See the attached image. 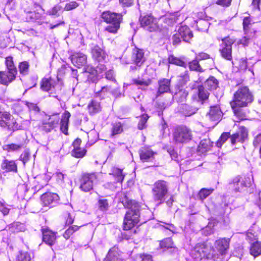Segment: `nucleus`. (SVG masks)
I'll use <instances>...</instances> for the list:
<instances>
[{
  "mask_svg": "<svg viewBox=\"0 0 261 261\" xmlns=\"http://www.w3.org/2000/svg\"><path fill=\"white\" fill-rule=\"evenodd\" d=\"M253 97L247 87H240L234 94L230 105L235 115L240 117V109L247 107L252 102Z\"/></svg>",
  "mask_w": 261,
  "mask_h": 261,
  "instance_id": "obj_1",
  "label": "nucleus"
},
{
  "mask_svg": "<svg viewBox=\"0 0 261 261\" xmlns=\"http://www.w3.org/2000/svg\"><path fill=\"white\" fill-rule=\"evenodd\" d=\"M128 210L126 212L123 221L124 230H129L138 224L139 221L140 205L135 200L128 202Z\"/></svg>",
  "mask_w": 261,
  "mask_h": 261,
  "instance_id": "obj_2",
  "label": "nucleus"
},
{
  "mask_svg": "<svg viewBox=\"0 0 261 261\" xmlns=\"http://www.w3.org/2000/svg\"><path fill=\"white\" fill-rule=\"evenodd\" d=\"M213 247L208 246L205 243H198L192 250V256L197 259H201L206 257L213 259L214 261H220L219 257H216V255Z\"/></svg>",
  "mask_w": 261,
  "mask_h": 261,
  "instance_id": "obj_3",
  "label": "nucleus"
},
{
  "mask_svg": "<svg viewBox=\"0 0 261 261\" xmlns=\"http://www.w3.org/2000/svg\"><path fill=\"white\" fill-rule=\"evenodd\" d=\"M174 141L176 143H185L192 138V131L185 126L176 127L173 133Z\"/></svg>",
  "mask_w": 261,
  "mask_h": 261,
  "instance_id": "obj_4",
  "label": "nucleus"
},
{
  "mask_svg": "<svg viewBox=\"0 0 261 261\" xmlns=\"http://www.w3.org/2000/svg\"><path fill=\"white\" fill-rule=\"evenodd\" d=\"M168 185L164 180H158L154 183L152 189L153 199L155 201H159L162 203L164 200V197L168 192Z\"/></svg>",
  "mask_w": 261,
  "mask_h": 261,
  "instance_id": "obj_5",
  "label": "nucleus"
},
{
  "mask_svg": "<svg viewBox=\"0 0 261 261\" xmlns=\"http://www.w3.org/2000/svg\"><path fill=\"white\" fill-rule=\"evenodd\" d=\"M193 37V33L188 27L181 25L178 28L177 33L173 36V44L175 45L179 43L181 39L185 42H189Z\"/></svg>",
  "mask_w": 261,
  "mask_h": 261,
  "instance_id": "obj_6",
  "label": "nucleus"
},
{
  "mask_svg": "<svg viewBox=\"0 0 261 261\" xmlns=\"http://www.w3.org/2000/svg\"><path fill=\"white\" fill-rule=\"evenodd\" d=\"M229 239L222 238L218 240H216L215 242L214 246L215 248L213 249L215 250L214 253L216 255V257H219L221 261L223 258L224 255H225L229 246Z\"/></svg>",
  "mask_w": 261,
  "mask_h": 261,
  "instance_id": "obj_7",
  "label": "nucleus"
},
{
  "mask_svg": "<svg viewBox=\"0 0 261 261\" xmlns=\"http://www.w3.org/2000/svg\"><path fill=\"white\" fill-rule=\"evenodd\" d=\"M251 179L249 177H242L237 176L234 177L229 182L230 188L236 192H241L246 187L251 186Z\"/></svg>",
  "mask_w": 261,
  "mask_h": 261,
  "instance_id": "obj_8",
  "label": "nucleus"
},
{
  "mask_svg": "<svg viewBox=\"0 0 261 261\" xmlns=\"http://www.w3.org/2000/svg\"><path fill=\"white\" fill-rule=\"evenodd\" d=\"M0 125L13 131L18 129V124L10 113L1 110Z\"/></svg>",
  "mask_w": 261,
  "mask_h": 261,
  "instance_id": "obj_9",
  "label": "nucleus"
},
{
  "mask_svg": "<svg viewBox=\"0 0 261 261\" xmlns=\"http://www.w3.org/2000/svg\"><path fill=\"white\" fill-rule=\"evenodd\" d=\"M106 69L105 65L99 64L95 69L89 66H87L85 68V72L88 74V80L94 83L103 76L101 73L103 71H105Z\"/></svg>",
  "mask_w": 261,
  "mask_h": 261,
  "instance_id": "obj_10",
  "label": "nucleus"
},
{
  "mask_svg": "<svg viewBox=\"0 0 261 261\" xmlns=\"http://www.w3.org/2000/svg\"><path fill=\"white\" fill-rule=\"evenodd\" d=\"M222 40L221 48L220 49L221 55L224 59L231 60L232 59V45L234 43L235 40L227 37Z\"/></svg>",
  "mask_w": 261,
  "mask_h": 261,
  "instance_id": "obj_11",
  "label": "nucleus"
},
{
  "mask_svg": "<svg viewBox=\"0 0 261 261\" xmlns=\"http://www.w3.org/2000/svg\"><path fill=\"white\" fill-rule=\"evenodd\" d=\"M95 173H85L81 179L80 188L84 192H88L93 189L94 182L96 180Z\"/></svg>",
  "mask_w": 261,
  "mask_h": 261,
  "instance_id": "obj_12",
  "label": "nucleus"
},
{
  "mask_svg": "<svg viewBox=\"0 0 261 261\" xmlns=\"http://www.w3.org/2000/svg\"><path fill=\"white\" fill-rule=\"evenodd\" d=\"M140 21L141 26L150 32H155L158 29L156 19L151 15L141 17Z\"/></svg>",
  "mask_w": 261,
  "mask_h": 261,
  "instance_id": "obj_13",
  "label": "nucleus"
},
{
  "mask_svg": "<svg viewBox=\"0 0 261 261\" xmlns=\"http://www.w3.org/2000/svg\"><path fill=\"white\" fill-rule=\"evenodd\" d=\"M248 132L244 127H242L234 134L230 135L231 143L234 145L237 142L243 143L247 138Z\"/></svg>",
  "mask_w": 261,
  "mask_h": 261,
  "instance_id": "obj_14",
  "label": "nucleus"
},
{
  "mask_svg": "<svg viewBox=\"0 0 261 261\" xmlns=\"http://www.w3.org/2000/svg\"><path fill=\"white\" fill-rule=\"evenodd\" d=\"M70 58L72 63L77 68H81L87 63V56L82 53H75Z\"/></svg>",
  "mask_w": 261,
  "mask_h": 261,
  "instance_id": "obj_15",
  "label": "nucleus"
},
{
  "mask_svg": "<svg viewBox=\"0 0 261 261\" xmlns=\"http://www.w3.org/2000/svg\"><path fill=\"white\" fill-rule=\"evenodd\" d=\"M102 19L108 23L121 22L122 15L119 13H112L110 11L103 12L101 14Z\"/></svg>",
  "mask_w": 261,
  "mask_h": 261,
  "instance_id": "obj_16",
  "label": "nucleus"
},
{
  "mask_svg": "<svg viewBox=\"0 0 261 261\" xmlns=\"http://www.w3.org/2000/svg\"><path fill=\"white\" fill-rule=\"evenodd\" d=\"M59 196L54 193H46L41 197L42 203L44 206H52L59 200Z\"/></svg>",
  "mask_w": 261,
  "mask_h": 261,
  "instance_id": "obj_17",
  "label": "nucleus"
},
{
  "mask_svg": "<svg viewBox=\"0 0 261 261\" xmlns=\"http://www.w3.org/2000/svg\"><path fill=\"white\" fill-rule=\"evenodd\" d=\"M43 241L49 246L54 245L56 240V233L47 228L42 229Z\"/></svg>",
  "mask_w": 261,
  "mask_h": 261,
  "instance_id": "obj_18",
  "label": "nucleus"
},
{
  "mask_svg": "<svg viewBox=\"0 0 261 261\" xmlns=\"http://www.w3.org/2000/svg\"><path fill=\"white\" fill-rule=\"evenodd\" d=\"M59 119L49 117L47 120H44L41 123L40 128L42 130L48 133L52 130L58 123Z\"/></svg>",
  "mask_w": 261,
  "mask_h": 261,
  "instance_id": "obj_19",
  "label": "nucleus"
},
{
  "mask_svg": "<svg viewBox=\"0 0 261 261\" xmlns=\"http://www.w3.org/2000/svg\"><path fill=\"white\" fill-rule=\"evenodd\" d=\"M156 154L155 152L152 151L148 147H143L139 150L140 158L143 162H146L150 159H153L154 155Z\"/></svg>",
  "mask_w": 261,
  "mask_h": 261,
  "instance_id": "obj_20",
  "label": "nucleus"
},
{
  "mask_svg": "<svg viewBox=\"0 0 261 261\" xmlns=\"http://www.w3.org/2000/svg\"><path fill=\"white\" fill-rule=\"evenodd\" d=\"M206 117L212 121H219L222 117V112L219 107H212L209 112L206 114Z\"/></svg>",
  "mask_w": 261,
  "mask_h": 261,
  "instance_id": "obj_21",
  "label": "nucleus"
},
{
  "mask_svg": "<svg viewBox=\"0 0 261 261\" xmlns=\"http://www.w3.org/2000/svg\"><path fill=\"white\" fill-rule=\"evenodd\" d=\"M16 73L8 70L6 71H0V83L2 84L7 85L15 79Z\"/></svg>",
  "mask_w": 261,
  "mask_h": 261,
  "instance_id": "obj_22",
  "label": "nucleus"
},
{
  "mask_svg": "<svg viewBox=\"0 0 261 261\" xmlns=\"http://www.w3.org/2000/svg\"><path fill=\"white\" fill-rule=\"evenodd\" d=\"M170 80L163 79L158 81V88L156 92V96L168 92L170 91Z\"/></svg>",
  "mask_w": 261,
  "mask_h": 261,
  "instance_id": "obj_23",
  "label": "nucleus"
},
{
  "mask_svg": "<svg viewBox=\"0 0 261 261\" xmlns=\"http://www.w3.org/2000/svg\"><path fill=\"white\" fill-rule=\"evenodd\" d=\"M92 58L95 61L101 62L106 58V53L98 45L94 46L91 50Z\"/></svg>",
  "mask_w": 261,
  "mask_h": 261,
  "instance_id": "obj_24",
  "label": "nucleus"
},
{
  "mask_svg": "<svg viewBox=\"0 0 261 261\" xmlns=\"http://www.w3.org/2000/svg\"><path fill=\"white\" fill-rule=\"evenodd\" d=\"M132 59L137 66H140L145 60L143 51L136 48L133 51Z\"/></svg>",
  "mask_w": 261,
  "mask_h": 261,
  "instance_id": "obj_25",
  "label": "nucleus"
},
{
  "mask_svg": "<svg viewBox=\"0 0 261 261\" xmlns=\"http://www.w3.org/2000/svg\"><path fill=\"white\" fill-rule=\"evenodd\" d=\"M70 114L68 111L64 112L61 121L60 129L65 135L68 134L69 119Z\"/></svg>",
  "mask_w": 261,
  "mask_h": 261,
  "instance_id": "obj_26",
  "label": "nucleus"
},
{
  "mask_svg": "<svg viewBox=\"0 0 261 261\" xmlns=\"http://www.w3.org/2000/svg\"><path fill=\"white\" fill-rule=\"evenodd\" d=\"M1 168L7 172L17 171V165L14 161L4 160L1 164Z\"/></svg>",
  "mask_w": 261,
  "mask_h": 261,
  "instance_id": "obj_27",
  "label": "nucleus"
},
{
  "mask_svg": "<svg viewBox=\"0 0 261 261\" xmlns=\"http://www.w3.org/2000/svg\"><path fill=\"white\" fill-rule=\"evenodd\" d=\"M110 174L113 175L116 182H122L124 178L125 175L122 172V169L113 167L111 169Z\"/></svg>",
  "mask_w": 261,
  "mask_h": 261,
  "instance_id": "obj_28",
  "label": "nucleus"
},
{
  "mask_svg": "<svg viewBox=\"0 0 261 261\" xmlns=\"http://www.w3.org/2000/svg\"><path fill=\"white\" fill-rule=\"evenodd\" d=\"M218 81L214 76L210 77L204 83V86L210 91H212L217 89L218 87Z\"/></svg>",
  "mask_w": 261,
  "mask_h": 261,
  "instance_id": "obj_29",
  "label": "nucleus"
},
{
  "mask_svg": "<svg viewBox=\"0 0 261 261\" xmlns=\"http://www.w3.org/2000/svg\"><path fill=\"white\" fill-rule=\"evenodd\" d=\"M188 92L185 89H180L173 95V98L177 102H184L186 101Z\"/></svg>",
  "mask_w": 261,
  "mask_h": 261,
  "instance_id": "obj_30",
  "label": "nucleus"
},
{
  "mask_svg": "<svg viewBox=\"0 0 261 261\" xmlns=\"http://www.w3.org/2000/svg\"><path fill=\"white\" fill-rule=\"evenodd\" d=\"M210 91L204 86H199L197 91L199 98L201 100L207 99L210 95Z\"/></svg>",
  "mask_w": 261,
  "mask_h": 261,
  "instance_id": "obj_31",
  "label": "nucleus"
},
{
  "mask_svg": "<svg viewBox=\"0 0 261 261\" xmlns=\"http://www.w3.org/2000/svg\"><path fill=\"white\" fill-rule=\"evenodd\" d=\"M250 253L254 257L261 254V242L256 241L250 246Z\"/></svg>",
  "mask_w": 261,
  "mask_h": 261,
  "instance_id": "obj_32",
  "label": "nucleus"
},
{
  "mask_svg": "<svg viewBox=\"0 0 261 261\" xmlns=\"http://www.w3.org/2000/svg\"><path fill=\"white\" fill-rule=\"evenodd\" d=\"M159 245L161 249L164 250L174 247V243L170 238L164 239L159 241Z\"/></svg>",
  "mask_w": 261,
  "mask_h": 261,
  "instance_id": "obj_33",
  "label": "nucleus"
},
{
  "mask_svg": "<svg viewBox=\"0 0 261 261\" xmlns=\"http://www.w3.org/2000/svg\"><path fill=\"white\" fill-rule=\"evenodd\" d=\"M55 81L51 79H43L41 84V89L45 91H49L54 87Z\"/></svg>",
  "mask_w": 261,
  "mask_h": 261,
  "instance_id": "obj_34",
  "label": "nucleus"
},
{
  "mask_svg": "<svg viewBox=\"0 0 261 261\" xmlns=\"http://www.w3.org/2000/svg\"><path fill=\"white\" fill-rule=\"evenodd\" d=\"M105 261H122V258L115 250H110L105 258Z\"/></svg>",
  "mask_w": 261,
  "mask_h": 261,
  "instance_id": "obj_35",
  "label": "nucleus"
},
{
  "mask_svg": "<svg viewBox=\"0 0 261 261\" xmlns=\"http://www.w3.org/2000/svg\"><path fill=\"white\" fill-rule=\"evenodd\" d=\"M212 143L209 139H204L201 141L198 146L199 151L202 153L205 152L210 149Z\"/></svg>",
  "mask_w": 261,
  "mask_h": 261,
  "instance_id": "obj_36",
  "label": "nucleus"
},
{
  "mask_svg": "<svg viewBox=\"0 0 261 261\" xmlns=\"http://www.w3.org/2000/svg\"><path fill=\"white\" fill-rule=\"evenodd\" d=\"M62 12V7L61 5L57 4L51 9L47 11L46 14L49 15L53 16L55 17H57L60 16V13Z\"/></svg>",
  "mask_w": 261,
  "mask_h": 261,
  "instance_id": "obj_37",
  "label": "nucleus"
},
{
  "mask_svg": "<svg viewBox=\"0 0 261 261\" xmlns=\"http://www.w3.org/2000/svg\"><path fill=\"white\" fill-rule=\"evenodd\" d=\"M42 16L41 15L36 12H29L27 16V19L32 21H36L38 23H41Z\"/></svg>",
  "mask_w": 261,
  "mask_h": 261,
  "instance_id": "obj_38",
  "label": "nucleus"
},
{
  "mask_svg": "<svg viewBox=\"0 0 261 261\" xmlns=\"http://www.w3.org/2000/svg\"><path fill=\"white\" fill-rule=\"evenodd\" d=\"M253 23V22L249 17H244L243 22V25L245 34H247L251 32H250V30Z\"/></svg>",
  "mask_w": 261,
  "mask_h": 261,
  "instance_id": "obj_39",
  "label": "nucleus"
},
{
  "mask_svg": "<svg viewBox=\"0 0 261 261\" xmlns=\"http://www.w3.org/2000/svg\"><path fill=\"white\" fill-rule=\"evenodd\" d=\"M88 111L90 114H95L100 111V104L98 102L92 100L88 106Z\"/></svg>",
  "mask_w": 261,
  "mask_h": 261,
  "instance_id": "obj_40",
  "label": "nucleus"
},
{
  "mask_svg": "<svg viewBox=\"0 0 261 261\" xmlns=\"http://www.w3.org/2000/svg\"><path fill=\"white\" fill-rule=\"evenodd\" d=\"M111 136H114L121 133L123 131L122 124L120 122H116L112 124Z\"/></svg>",
  "mask_w": 261,
  "mask_h": 261,
  "instance_id": "obj_41",
  "label": "nucleus"
},
{
  "mask_svg": "<svg viewBox=\"0 0 261 261\" xmlns=\"http://www.w3.org/2000/svg\"><path fill=\"white\" fill-rule=\"evenodd\" d=\"M5 64L7 68V70L9 71L13 72V73L17 72L16 67L15 66L13 58L12 57L9 56L6 58Z\"/></svg>",
  "mask_w": 261,
  "mask_h": 261,
  "instance_id": "obj_42",
  "label": "nucleus"
},
{
  "mask_svg": "<svg viewBox=\"0 0 261 261\" xmlns=\"http://www.w3.org/2000/svg\"><path fill=\"white\" fill-rule=\"evenodd\" d=\"M169 62L178 66L186 67V63L181 59L171 55L168 58Z\"/></svg>",
  "mask_w": 261,
  "mask_h": 261,
  "instance_id": "obj_43",
  "label": "nucleus"
},
{
  "mask_svg": "<svg viewBox=\"0 0 261 261\" xmlns=\"http://www.w3.org/2000/svg\"><path fill=\"white\" fill-rule=\"evenodd\" d=\"M120 23L121 22H115L112 24L109 23V25L106 27L105 30L106 32L115 34L117 33V31L119 30Z\"/></svg>",
  "mask_w": 261,
  "mask_h": 261,
  "instance_id": "obj_44",
  "label": "nucleus"
},
{
  "mask_svg": "<svg viewBox=\"0 0 261 261\" xmlns=\"http://www.w3.org/2000/svg\"><path fill=\"white\" fill-rule=\"evenodd\" d=\"M22 144H16L12 143L3 146V149L9 152L19 150L22 148Z\"/></svg>",
  "mask_w": 261,
  "mask_h": 261,
  "instance_id": "obj_45",
  "label": "nucleus"
},
{
  "mask_svg": "<svg viewBox=\"0 0 261 261\" xmlns=\"http://www.w3.org/2000/svg\"><path fill=\"white\" fill-rule=\"evenodd\" d=\"M79 227L77 225H73L69 227L64 233V238L66 240L69 239L70 236L79 229Z\"/></svg>",
  "mask_w": 261,
  "mask_h": 261,
  "instance_id": "obj_46",
  "label": "nucleus"
},
{
  "mask_svg": "<svg viewBox=\"0 0 261 261\" xmlns=\"http://www.w3.org/2000/svg\"><path fill=\"white\" fill-rule=\"evenodd\" d=\"M134 82L137 85H139L140 89L145 90L150 84L151 81L149 80H135Z\"/></svg>",
  "mask_w": 261,
  "mask_h": 261,
  "instance_id": "obj_47",
  "label": "nucleus"
},
{
  "mask_svg": "<svg viewBox=\"0 0 261 261\" xmlns=\"http://www.w3.org/2000/svg\"><path fill=\"white\" fill-rule=\"evenodd\" d=\"M110 90V88L108 86H103L101 87L100 89H99V87H97L96 86L95 88V93L97 96H103L106 95V94Z\"/></svg>",
  "mask_w": 261,
  "mask_h": 261,
  "instance_id": "obj_48",
  "label": "nucleus"
},
{
  "mask_svg": "<svg viewBox=\"0 0 261 261\" xmlns=\"http://www.w3.org/2000/svg\"><path fill=\"white\" fill-rule=\"evenodd\" d=\"M254 32L249 33L247 34H245V36L242 39H240L239 43L243 45L244 46H247L250 42V40L251 38L254 36Z\"/></svg>",
  "mask_w": 261,
  "mask_h": 261,
  "instance_id": "obj_49",
  "label": "nucleus"
},
{
  "mask_svg": "<svg viewBox=\"0 0 261 261\" xmlns=\"http://www.w3.org/2000/svg\"><path fill=\"white\" fill-rule=\"evenodd\" d=\"M230 137L229 133H223L220 136L219 139L216 143V145L218 147H220L222 144Z\"/></svg>",
  "mask_w": 261,
  "mask_h": 261,
  "instance_id": "obj_50",
  "label": "nucleus"
},
{
  "mask_svg": "<svg viewBox=\"0 0 261 261\" xmlns=\"http://www.w3.org/2000/svg\"><path fill=\"white\" fill-rule=\"evenodd\" d=\"M189 68L191 70L202 72L203 69L199 65L197 60H194L189 63Z\"/></svg>",
  "mask_w": 261,
  "mask_h": 261,
  "instance_id": "obj_51",
  "label": "nucleus"
},
{
  "mask_svg": "<svg viewBox=\"0 0 261 261\" xmlns=\"http://www.w3.org/2000/svg\"><path fill=\"white\" fill-rule=\"evenodd\" d=\"M213 189H202L198 193V197L203 200L213 192Z\"/></svg>",
  "mask_w": 261,
  "mask_h": 261,
  "instance_id": "obj_52",
  "label": "nucleus"
},
{
  "mask_svg": "<svg viewBox=\"0 0 261 261\" xmlns=\"http://www.w3.org/2000/svg\"><path fill=\"white\" fill-rule=\"evenodd\" d=\"M86 152V151L85 149L79 148L73 149L71 153L72 156L77 158H80L83 157L85 155Z\"/></svg>",
  "mask_w": 261,
  "mask_h": 261,
  "instance_id": "obj_53",
  "label": "nucleus"
},
{
  "mask_svg": "<svg viewBox=\"0 0 261 261\" xmlns=\"http://www.w3.org/2000/svg\"><path fill=\"white\" fill-rule=\"evenodd\" d=\"M31 256L28 252H20L17 256L16 261H30Z\"/></svg>",
  "mask_w": 261,
  "mask_h": 261,
  "instance_id": "obj_54",
  "label": "nucleus"
},
{
  "mask_svg": "<svg viewBox=\"0 0 261 261\" xmlns=\"http://www.w3.org/2000/svg\"><path fill=\"white\" fill-rule=\"evenodd\" d=\"M148 118L149 117L147 114L142 115L138 125V127L139 129H143L146 127V123Z\"/></svg>",
  "mask_w": 261,
  "mask_h": 261,
  "instance_id": "obj_55",
  "label": "nucleus"
},
{
  "mask_svg": "<svg viewBox=\"0 0 261 261\" xmlns=\"http://www.w3.org/2000/svg\"><path fill=\"white\" fill-rule=\"evenodd\" d=\"M79 6V4L77 3L76 2L71 1L65 4V6L64 8V10L67 11H71L76 8Z\"/></svg>",
  "mask_w": 261,
  "mask_h": 261,
  "instance_id": "obj_56",
  "label": "nucleus"
},
{
  "mask_svg": "<svg viewBox=\"0 0 261 261\" xmlns=\"http://www.w3.org/2000/svg\"><path fill=\"white\" fill-rule=\"evenodd\" d=\"M20 73L25 74L27 73L29 69V64L27 62L21 63L19 66Z\"/></svg>",
  "mask_w": 261,
  "mask_h": 261,
  "instance_id": "obj_57",
  "label": "nucleus"
},
{
  "mask_svg": "<svg viewBox=\"0 0 261 261\" xmlns=\"http://www.w3.org/2000/svg\"><path fill=\"white\" fill-rule=\"evenodd\" d=\"M30 157V153L28 150H25L20 155V160L22 161L23 164H25L29 160Z\"/></svg>",
  "mask_w": 261,
  "mask_h": 261,
  "instance_id": "obj_58",
  "label": "nucleus"
},
{
  "mask_svg": "<svg viewBox=\"0 0 261 261\" xmlns=\"http://www.w3.org/2000/svg\"><path fill=\"white\" fill-rule=\"evenodd\" d=\"M99 207L101 211H106L108 209V203L107 199H100L98 201Z\"/></svg>",
  "mask_w": 261,
  "mask_h": 261,
  "instance_id": "obj_59",
  "label": "nucleus"
},
{
  "mask_svg": "<svg viewBox=\"0 0 261 261\" xmlns=\"http://www.w3.org/2000/svg\"><path fill=\"white\" fill-rule=\"evenodd\" d=\"M0 212H1L4 215H8L9 212V208L7 207L6 203L1 201Z\"/></svg>",
  "mask_w": 261,
  "mask_h": 261,
  "instance_id": "obj_60",
  "label": "nucleus"
},
{
  "mask_svg": "<svg viewBox=\"0 0 261 261\" xmlns=\"http://www.w3.org/2000/svg\"><path fill=\"white\" fill-rule=\"evenodd\" d=\"M56 180L59 184H62L64 182V174L60 172H57L55 174Z\"/></svg>",
  "mask_w": 261,
  "mask_h": 261,
  "instance_id": "obj_61",
  "label": "nucleus"
},
{
  "mask_svg": "<svg viewBox=\"0 0 261 261\" xmlns=\"http://www.w3.org/2000/svg\"><path fill=\"white\" fill-rule=\"evenodd\" d=\"M180 81H181V84H185L188 81H189L190 78L188 75V72L186 71L184 73L181 74L179 75Z\"/></svg>",
  "mask_w": 261,
  "mask_h": 261,
  "instance_id": "obj_62",
  "label": "nucleus"
},
{
  "mask_svg": "<svg viewBox=\"0 0 261 261\" xmlns=\"http://www.w3.org/2000/svg\"><path fill=\"white\" fill-rule=\"evenodd\" d=\"M246 239L250 241H253L257 239V236L252 232V230H249L246 233Z\"/></svg>",
  "mask_w": 261,
  "mask_h": 261,
  "instance_id": "obj_63",
  "label": "nucleus"
},
{
  "mask_svg": "<svg viewBox=\"0 0 261 261\" xmlns=\"http://www.w3.org/2000/svg\"><path fill=\"white\" fill-rule=\"evenodd\" d=\"M139 260V261H152L151 256L149 254H141Z\"/></svg>",
  "mask_w": 261,
  "mask_h": 261,
  "instance_id": "obj_64",
  "label": "nucleus"
}]
</instances>
